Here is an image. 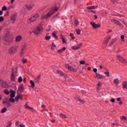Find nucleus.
<instances>
[{
  "label": "nucleus",
  "mask_w": 127,
  "mask_h": 127,
  "mask_svg": "<svg viewBox=\"0 0 127 127\" xmlns=\"http://www.w3.org/2000/svg\"><path fill=\"white\" fill-rule=\"evenodd\" d=\"M58 9H59V8L56 6L52 7L47 14L42 15L41 19H48V18L52 16V15H53L54 13L58 10Z\"/></svg>",
  "instance_id": "1"
},
{
  "label": "nucleus",
  "mask_w": 127,
  "mask_h": 127,
  "mask_svg": "<svg viewBox=\"0 0 127 127\" xmlns=\"http://www.w3.org/2000/svg\"><path fill=\"white\" fill-rule=\"evenodd\" d=\"M6 111H7V109H6V108H4L1 110V114H4Z\"/></svg>",
  "instance_id": "32"
},
{
  "label": "nucleus",
  "mask_w": 127,
  "mask_h": 127,
  "mask_svg": "<svg viewBox=\"0 0 127 127\" xmlns=\"http://www.w3.org/2000/svg\"><path fill=\"white\" fill-rule=\"evenodd\" d=\"M26 48V46L24 45L22 46L20 51L24 52V49Z\"/></svg>",
  "instance_id": "39"
},
{
  "label": "nucleus",
  "mask_w": 127,
  "mask_h": 127,
  "mask_svg": "<svg viewBox=\"0 0 127 127\" xmlns=\"http://www.w3.org/2000/svg\"><path fill=\"white\" fill-rule=\"evenodd\" d=\"M43 27L41 26H38L35 28L34 30L33 31V32L35 35H39V34H40L41 32L43 31Z\"/></svg>",
  "instance_id": "3"
},
{
  "label": "nucleus",
  "mask_w": 127,
  "mask_h": 127,
  "mask_svg": "<svg viewBox=\"0 0 127 127\" xmlns=\"http://www.w3.org/2000/svg\"><path fill=\"white\" fill-rule=\"evenodd\" d=\"M34 82L35 83H39V80L37 78H36L35 80H34Z\"/></svg>",
  "instance_id": "53"
},
{
  "label": "nucleus",
  "mask_w": 127,
  "mask_h": 127,
  "mask_svg": "<svg viewBox=\"0 0 127 127\" xmlns=\"http://www.w3.org/2000/svg\"><path fill=\"white\" fill-rule=\"evenodd\" d=\"M17 48H18L17 46H13L11 47L8 50V53L11 55L15 54V53L17 52Z\"/></svg>",
  "instance_id": "4"
},
{
  "label": "nucleus",
  "mask_w": 127,
  "mask_h": 127,
  "mask_svg": "<svg viewBox=\"0 0 127 127\" xmlns=\"http://www.w3.org/2000/svg\"><path fill=\"white\" fill-rule=\"evenodd\" d=\"M18 82L19 83H21L22 82V77L21 76H20L18 79Z\"/></svg>",
  "instance_id": "41"
},
{
  "label": "nucleus",
  "mask_w": 127,
  "mask_h": 127,
  "mask_svg": "<svg viewBox=\"0 0 127 127\" xmlns=\"http://www.w3.org/2000/svg\"><path fill=\"white\" fill-rule=\"evenodd\" d=\"M18 76V74L12 72L10 76V80L12 81V82H15L17 79Z\"/></svg>",
  "instance_id": "6"
},
{
  "label": "nucleus",
  "mask_w": 127,
  "mask_h": 127,
  "mask_svg": "<svg viewBox=\"0 0 127 127\" xmlns=\"http://www.w3.org/2000/svg\"><path fill=\"white\" fill-rule=\"evenodd\" d=\"M74 24L76 26H78V25H79V21H78L77 19H74Z\"/></svg>",
  "instance_id": "31"
},
{
  "label": "nucleus",
  "mask_w": 127,
  "mask_h": 127,
  "mask_svg": "<svg viewBox=\"0 0 127 127\" xmlns=\"http://www.w3.org/2000/svg\"><path fill=\"white\" fill-rule=\"evenodd\" d=\"M117 42V38H114L111 40V42L109 44V45H112L113 43Z\"/></svg>",
  "instance_id": "25"
},
{
  "label": "nucleus",
  "mask_w": 127,
  "mask_h": 127,
  "mask_svg": "<svg viewBox=\"0 0 127 127\" xmlns=\"http://www.w3.org/2000/svg\"><path fill=\"white\" fill-rule=\"evenodd\" d=\"M90 24L94 29H98L101 26V24H97L95 22H90Z\"/></svg>",
  "instance_id": "7"
},
{
  "label": "nucleus",
  "mask_w": 127,
  "mask_h": 127,
  "mask_svg": "<svg viewBox=\"0 0 127 127\" xmlns=\"http://www.w3.org/2000/svg\"><path fill=\"white\" fill-rule=\"evenodd\" d=\"M116 58L119 61H120V62H121V63H127V61H126V60L121 56H117Z\"/></svg>",
  "instance_id": "9"
},
{
  "label": "nucleus",
  "mask_w": 127,
  "mask_h": 127,
  "mask_svg": "<svg viewBox=\"0 0 127 127\" xmlns=\"http://www.w3.org/2000/svg\"><path fill=\"white\" fill-rule=\"evenodd\" d=\"M4 93L5 94V95H9V91H8V90L5 89V90L4 91Z\"/></svg>",
  "instance_id": "43"
},
{
  "label": "nucleus",
  "mask_w": 127,
  "mask_h": 127,
  "mask_svg": "<svg viewBox=\"0 0 127 127\" xmlns=\"http://www.w3.org/2000/svg\"><path fill=\"white\" fill-rule=\"evenodd\" d=\"M18 125H19V122H18V121L16 122V126H18Z\"/></svg>",
  "instance_id": "64"
},
{
  "label": "nucleus",
  "mask_w": 127,
  "mask_h": 127,
  "mask_svg": "<svg viewBox=\"0 0 127 127\" xmlns=\"http://www.w3.org/2000/svg\"><path fill=\"white\" fill-rule=\"evenodd\" d=\"M52 45L53 47H56V45H55L54 43H53Z\"/></svg>",
  "instance_id": "59"
},
{
  "label": "nucleus",
  "mask_w": 127,
  "mask_h": 127,
  "mask_svg": "<svg viewBox=\"0 0 127 127\" xmlns=\"http://www.w3.org/2000/svg\"><path fill=\"white\" fill-rule=\"evenodd\" d=\"M13 7H14L13 5H11L9 6V9H10V8H13Z\"/></svg>",
  "instance_id": "61"
},
{
  "label": "nucleus",
  "mask_w": 127,
  "mask_h": 127,
  "mask_svg": "<svg viewBox=\"0 0 127 127\" xmlns=\"http://www.w3.org/2000/svg\"><path fill=\"white\" fill-rule=\"evenodd\" d=\"M0 85L2 87V88H7L8 84L7 83L3 80H0Z\"/></svg>",
  "instance_id": "10"
},
{
  "label": "nucleus",
  "mask_w": 127,
  "mask_h": 127,
  "mask_svg": "<svg viewBox=\"0 0 127 127\" xmlns=\"http://www.w3.org/2000/svg\"><path fill=\"white\" fill-rule=\"evenodd\" d=\"M94 19H97L98 17L96 15H94Z\"/></svg>",
  "instance_id": "63"
},
{
  "label": "nucleus",
  "mask_w": 127,
  "mask_h": 127,
  "mask_svg": "<svg viewBox=\"0 0 127 127\" xmlns=\"http://www.w3.org/2000/svg\"><path fill=\"white\" fill-rule=\"evenodd\" d=\"M41 108H42V109H45V105H42Z\"/></svg>",
  "instance_id": "60"
},
{
  "label": "nucleus",
  "mask_w": 127,
  "mask_h": 127,
  "mask_svg": "<svg viewBox=\"0 0 127 127\" xmlns=\"http://www.w3.org/2000/svg\"><path fill=\"white\" fill-rule=\"evenodd\" d=\"M100 87H102V83H101V82L99 81L97 84V90H100Z\"/></svg>",
  "instance_id": "28"
},
{
  "label": "nucleus",
  "mask_w": 127,
  "mask_h": 127,
  "mask_svg": "<svg viewBox=\"0 0 127 127\" xmlns=\"http://www.w3.org/2000/svg\"><path fill=\"white\" fill-rule=\"evenodd\" d=\"M22 40V36L18 35L15 37V42L19 43Z\"/></svg>",
  "instance_id": "11"
},
{
  "label": "nucleus",
  "mask_w": 127,
  "mask_h": 127,
  "mask_svg": "<svg viewBox=\"0 0 127 127\" xmlns=\"http://www.w3.org/2000/svg\"><path fill=\"white\" fill-rule=\"evenodd\" d=\"M119 105H123V101L122 100L120 101Z\"/></svg>",
  "instance_id": "62"
},
{
  "label": "nucleus",
  "mask_w": 127,
  "mask_h": 127,
  "mask_svg": "<svg viewBox=\"0 0 127 127\" xmlns=\"http://www.w3.org/2000/svg\"><path fill=\"white\" fill-rule=\"evenodd\" d=\"M120 119L122 120V121H127V117L125 116H122V117L120 118Z\"/></svg>",
  "instance_id": "38"
},
{
  "label": "nucleus",
  "mask_w": 127,
  "mask_h": 127,
  "mask_svg": "<svg viewBox=\"0 0 127 127\" xmlns=\"http://www.w3.org/2000/svg\"><path fill=\"white\" fill-rule=\"evenodd\" d=\"M2 13H3L2 10H0V15H2Z\"/></svg>",
  "instance_id": "58"
},
{
  "label": "nucleus",
  "mask_w": 127,
  "mask_h": 127,
  "mask_svg": "<svg viewBox=\"0 0 127 127\" xmlns=\"http://www.w3.org/2000/svg\"><path fill=\"white\" fill-rule=\"evenodd\" d=\"M49 28L47 29V31H50L51 30V26H49Z\"/></svg>",
  "instance_id": "56"
},
{
  "label": "nucleus",
  "mask_w": 127,
  "mask_h": 127,
  "mask_svg": "<svg viewBox=\"0 0 127 127\" xmlns=\"http://www.w3.org/2000/svg\"><path fill=\"white\" fill-rule=\"evenodd\" d=\"M76 32L77 35H80V34H81V30L80 29L76 30Z\"/></svg>",
  "instance_id": "40"
},
{
  "label": "nucleus",
  "mask_w": 127,
  "mask_h": 127,
  "mask_svg": "<svg viewBox=\"0 0 127 127\" xmlns=\"http://www.w3.org/2000/svg\"><path fill=\"white\" fill-rule=\"evenodd\" d=\"M4 44L6 45H9L11 43L12 39L11 38V36H10V33L9 32L7 31L6 32L4 36Z\"/></svg>",
  "instance_id": "2"
},
{
  "label": "nucleus",
  "mask_w": 127,
  "mask_h": 127,
  "mask_svg": "<svg viewBox=\"0 0 127 127\" xmlns=\"http://www.w3.org/2000/svg\"><path fill=\"white\" fill-rule=\"evenodd\" d=\"M25 108H27V109H30L31 110H32V111H33V108L28 106V105L27 104H25Z\"/></svg>",
  "instance_id": "42"
},
{
  "label": "nucleus",
  "mask_w": 127,
  "mask_h": 127,
  "mask_svg": "<svg viewBox=\"0 0 127 127\" xmlns=\"http://www.w3.org/2000/svg\"><path fill=\"white\" fill-rule=\"evenodd\" d=\"M77 104L79 105H83V104H85V101L82 100L80 99H78L77 101Z\"/></svg>",
  "instance_id": "20"
},
{
  "label": "nucleus",
  "mask_w": 127,
  "mask_h": 127,
  "mask_svg": "<svg viewBox=\"0 0 127 127\" xmlns=\"http://www.w3.org/2000/svg\"><path fill=\"white\" fill-rule=\"evenodd\" d=\"M57 73L58 74H59L61 76H64V73H63V72L61 70H58Z\"/></svg>",
  "instance_id": "34"
},
{
  "label": "nucleus",
  "mask_w": 127,
  "mask_h": 127,
  "mask_svg": "<svg viewBox=\"0 0 127 127\" xmlns=\"http://www.w3.org/2000/svg\"><path fill=\"white\" fill-rule=\"evenodd\" d=\"M9 102H11V103H14L15 102V99H13V97H11L9 99Z\"/></svg>",
  "instance_id": "35"
},
{
  "label": "nucleus",
  "mask_w": 127,
  "mask_h": 127,
  "mask_svg": "<svg viewBox=\"0 0 127 127\" xmlns=\"http://www.w3.org/2000/svg\"><path fill=\"white\" fill-rule=\"evenodd\" d=\"M121 38L122 39V41H123V42H125V41H126V40H125V35H122L121 36Z\"/></svg>",
  "instance_id": "36"
},
{
  "label": "nucleus",
  "mask_w": 127,
  "mask_h": 127,
  "mask_svg": "<svg viewBox=\"0 0 127 127\" xmlns=\"http://www.w3.org/2000/svg\"><path fill=\"white\" fill-rule=\"evenodd\" d=\"M11 19L12 20V23H14V22L16 20V14H13L12 15V16L11 17Z\"/></svg>",
  "instance_id": "18"
},
{
  "label": "nucleus",
  "mask_w": 127,
  "mask_h": 127,
  "mask_svg": "<svg viewBox=\"0 0 127 127\" xmlns=\"http://www.w3.org/2000/svg\"><path fill=\"white\" fill-rule=\"evenodd\" d=\"M112 39V36H108L107 37V38L106 39V41H105L103 43V44H104V45H105V46H107V45H108V42H109V41Z\"/></svg>",
  "instance_id": "12"
},
{
  "label": "nucleus",
  "mask_w": 127,
  "mask_h": 127,
  "mask_svg": "<svg viewBox=\"0 0 127 127\" xmlns=\"http://www.w3.org/2000/svg\"><path fill=\"white\" fill-rule=\"evenodd\" d=\"M10 96L11 98H14V97H15V91H11V93L10 94Z\"/></svg>",
  "instance_id": "23"
},
{
  "label": "nucleus",
  "mask_w": 127,
  "mask_h": 127,
  "mask_svg": "<svg viewBox=\"0 0 127 127\" xmlns=\"http://www.w3.org/2000/svg\"><path fill=\"white\" fill-rule=\"evenodd\" d=\"M97 71H98V69H97V68H95L93 69V72H94V73H97Z\"/></svg>",
  "instance_id": "54"
},
{
  "label": "nucleus",
  "mask_w": 127,
  "mask_h": 127,
  "mask_svg": "<svg viewBox=\"0 0 127 127\" xmlns=\"http://www.w3.org/2000/svg\"><path fill=\"white\" fill-rule=\"evenodd\" d=\"M117 101H118V102L119 101H121V97H119V98H118L117 99Z\"/></svg>",
  "instance_id": "57"
},
{
  "label": "nucleus",
  "mask_w": 127,
  "mask_h": 127,
  "mask_svg": "<svg viewBox=\"0 0 127 127\" xmlns=\"http://www.w3.org/2000/svg\"><path fill=\"white\" fill-rule=\"evenodd\" d=\"M122 88L123 90H127V81H124L122 82Z\"/></svg>",
  "instance_id": "14"
},
{
  "label": "nucleus",
  "mask_w": 127,
  "mask_h": 127,
  "mask_svg": "<svg viewBox=\"0 0 127 127\" xmlns=\"http://www.w3.org/2000/svg\"><path fill=\"white\" fill-rule=\"evenodd\" d=\"M23 55H24V52L20 51V56H21V57H22V56H23Z\"/></svg>",
  "instance_id": "45"
},
{
  "label": "nucleus",
  "mask_w": 127,
  "mask_h": 127,
  "mask_svg": "<svg viewBox=\"0 0 127 127\" xmlns=\"http://www.w3.org/2000/svg\"><path fill=\"white\" fill-rule=\"evenodd\" d=\"M112 30L111 29H109L107 31V32H106V33H110V32H112Z\"/></svg>",
  "instance_id": "55"
},
{
  "label": "nucleus",
  "mask_w": 127,
  "mask_h": 127,
  "mask_svg": "<svg viewBox=\"0 0 127 127\" xmlns=\"http://www.w3.org/2000/svg\"><path fill=\"white\" fill-rule=\"evenodd\" d=\"M7 9V7H6V6H4L2 8V11H5Z\"/></svg>",
  "instance_id": "46"
},
{
  "label": "nucleus",
  "mask_w": 127,
  "mask_h": 127,
  "mask_svg": "<svg viewBox=\"0 0 127 127\" xmlns=\"http://www.w3.org/2000/svg\"><path fill=\"white\" fill-rule=\"evenodd\" d=\"M15 100L16 102H18V100H23V96L21 95H18L15 97Z\"/></svg>",
  "instance_id": "16"
},
{
  "label": "nucleus",
  "mask_w": 127,
  "mask_h": 127,
  "mask_svg": "<svg viewBox=\"0 0 127 127\" xmlns=\"http://www.w3.org/2000/svg\"><path fill=\"white\" fill-rule=\"evenodd\" d=\"M57 34V32H53L52 33V36L53 37H54V38H55L56 39H58V36L56 35Z\"/></svg>",
  "instance_id": "24"
},
{
  "label": "nucleus",
  "mask_w": 127,
  "mask_h": 127,
  "mask_svg": "<svg viewBox=\"0 0 127 127\" xmlns=\"http://www.w3.org/2000/svg\"><path fill=\"white\" fill-rule=\"evenodd\" d=\"M68 69L69 71H73V72H77L78 69L72 66H68Z\"/></svg>",
  "instance_id": "15"
},
{
  "label": "nucleus",
  "mask_w": 127,
  "mask_h": 127,
  "mask_svg": "<svg viewBox=\"0 0 127 127\" xmlns=\"http://www.w3.org/2000/svg\"><path fill=\"white\" fill-rule=\"evenodd\" d=\"M61 39H62V40H63V42L64 43H66V40H65V39H64V38L63 37H62V38H61Z\"/></svg>",
  "instance_id": "52"
},
{
  "label": "nucleus",
  "mask_w": 127,
  "mask_h": 127,
  "mask_svg": "<svg viewBox=\"0 0 127 127\" xmlns=\"http://www.w3.org/2000/svg\"><path fill=\"white\" fill-rule=\"evenodd\" d=\"M26 8H27V9H32V5L31 4L25 5L23 9H25Z\"/></svg>",
  "instance_id": "19"
},
{
  "label": "nucleus",
  "mask_w": 127,
  "mask_h": 127,
  "mask_svg": "<svg viewBox=\"0 0 127 127\" xmlns=\"http://www.w3.org/2000/svg\"><path fill=\"white\" fill-rule=\"evenodd\" d=\"M39 17V14H36L28 19V22H34Z\"/></svg>",
  "instance_id": "5"
},
{
  "label": "nucleus",
  "mask_w": 127,
  "mask_h": 127,
  "mask_svg": "<svg viewBox=\"0 0 127 127\" xmlns=\"http://www.w3.org/2000/svg\"><path fill=\"white\" fill-rule=\"evenodd\" d=\"M98 7V5L95 6H90L87 7V9H96Z\"/></svg>",
  "instance_id": "22"
},
{
  "label": "nucleus",
  "mask_w": 127,
  "mask_h": 127,
  "mask_svg": "<svg viewBox=\"0 0 127 127\" xmlns=\"http://www.w3.org/2000/svg\"><path fill=\"white\" fill-rule=\"evenodd\" d=\"M70 36L71 37L72 39H75V37H74V35L73 34L70 33Z\"/></svg>",
  "instance_id": "49"
},
{
  "label": "nucleus",
  "mask_w": 127,
  "mask_h": 127,
  "mask_svg": "<svg viewBox=\"0 0 127 127\" xmlns=\"http://www.w3.org/2000/svg\"><path fill=\"white\" fill-rule=\"evenodd\" d=\"M60 118H61V119H67V117H66V115L63 114H61L60 115Z\"/></svg>",
  "instance_id": "27"
},
{
  "label": "nucleus",
  "mask_w": 127,
  "mask_h": 127,
  "mask_svg": "<svg viewBox=\"0 0 127 127\" xmlns=\"http://www.w3.org/2000/svg\"><path fill=\"white\" fill-rule=\"evenodd\" d=\"M3 103L4 105H6L8 107H9L11 106L10 103L8 101H5V102H3Z\"/></svg>",
  "instance_id": "29"
},
{
  "label": "nucleus",
  "mask_w": 127,
  "mask_h": 127,
  "mask_svg": "<svg viewBox=\"0 0 127 127\" xmlns=\"http://www.w3.org/2000/svg\"><path fill=\"white\" fill-rule=\"evenodd\" d=\"M113 83L115 85H119L120 84V80H119V78H115L113 81Z\"/></svg>",
  "instance_id": "21"
},
{
  "label": "nucleus",
  "mask_w": 127,
  "mask_h": 127,
  "mask_svg": "<svg viewBox=\"0 0 127 127\" xmlns=\"http://www.w3.org/2000/svg\"><path fill=\"white\" fill-rule=\"evenodd\" d=\"M79 63L81 65H85V64H86L84 61H81Z\"/></svg>",
  "instance_id": "48"
},
{
  "label": "nucleus",
  "mask_w": 127,
  "mask_h": 127,
  "mask_svg": "<svg viewBox=\"0 0 127 127\" xmlns=\"http://www.w3.org/2000/svg\"><path fill=\"white\" fill-rule=\"evenodd\" d=\"M22 62H23V63L24 64H25V63H26V62H27V60L26 59H23L22 60Z\"/></svg>",
  "instance_id": "44"
},
{
  "label": "nucleus",
  "mask_w": 127,
  "mask_h": 127,
  "mask_svg": "<svg viewBox=\"0 0 127 127\" xmlns=\"http://www.w3.org/2000/svg\"><path fill=\"white\" fill-rule=\"evenodd\" d=\"M19 90H20V91L21 92V93H22V92L24 91V88L23 87V86H21L19 87Z\"/></svg>",
  "instance_id": "30"
},
{
  "label": "nucleus",
  "mask_w": 127,
  "mask_h": 127,
  "mask_svg": "<svg viewBox=\"0 0 127 127\" xmlns=\"http://www.w3.org/2000/svg\"><path fill=\"white\" fill-rule=\"evenodd\" d=\"M82 45H83V44L82 43L77 44V45L73 46L72 47V49H73V50H78V49H80V48L82 47Z\"/></svg>",
  "instance_id": "8"
},
{
  "label": "nucleus",
  "mask_w": 127,
  "mask_h": 127,
  "mask_svg": "<svg viewBox=\"0 0 127 127\" xmlns=\"http://www.w3.org/2000/svg\"><path fill=\"white\" fill-rule=\"evenodd\" d=\"M88 12H92V13H96V12L94 11L93 10L89 9Z\"/></svg>",
  "instance_id": "50"
},
{
  "label": "nucleus",
  "mask_w": 127,
  "mask_h": 127,
  "mask_svg": "<svg viewBox=\"0 0 127 127\" xmlns=\"http://www.w3.org/2000/svg\"><path fill=\"white\" fill-rule=\"evenodd\" d=\"M95 74L96 76V78L97 79H98V80L104 79V78H105V76L103 75V74H101L100 73H96Z\"/></svg>",
  "instance_id": "13"
},
{
  "label": "nucleus",
  "mask_w": 127,
  "mask_h": 127,
  "mask_svg": "<svg viewBox=\"0 0 127 127\" xmlns=\"http://www.w3.org/2000/svg\"><path fill=\"white\" fill-rule=\"evenodd\" d=\"M30 83L31 84V86L33 89H34V87H35V83L33 81V80H30Z\"/></svg>",
  "instance_id": "26"
},
{
  "label": "nucleus",
  "mask_w": 127,
  "mask_h": 127,
  "mask_svg": "<svg viewBox=\"0 0 127 127\" xmlns=\"http://www.w3.org/2000/svg\"><path fill=\"white\" fill-rule=\"evenodd\" d=\"M110 102H111V103H115L116 102V100L114 98H112L110 100Z\"/></svg>",
  "instance_id": "51"
},
{
  "label": "nucleus",
  "mask_w": 127,
  "mask_h": 127,
  "mask_svg": "<svg viewBox=\"0 0 127 127\" xmlns=\"http://www.w3.org/2000/svg\"><path fill=\"white\" fill-rule=\"evenodd\" d=\"M107 72H105L104 74L106 75L107 77H110V71L109 70H107Z\"/></svg>",
  "instance_id": "33"
},
{
  "label": "nucleus",
  "mask_w": 127,
  "mask_h": 127,
  "mask_svg": "<svg viewBox=\"0 0 127 127\" xmlns=\"http://www.w3.org/2000/svg\"><path fill=\"white\" fill-rule=\"evenodd\" d=\"M4 20V18L2 16L0 17V22H2Z\"/></svg>",
  "instance_id": "47"
},
{
  "label": "nucleus",
  "mask_w": 127,
  "mask_h": 127,
  "mask_svg": "<svg viewBox=\"0 0 127 127\" xmlns=\"http://www.w3.org/2000/svg\"><path fill=\"white\" fill-rule=\"evenodd\" d=\"M66 50L65 47H63L61 49L58 50L57 51V53L58 54H62L63 52L64 51H65Z\"/></svg>",
  "instance_id": "17"
},
{
  "label": "nucleus",
  "mask_w": 127,
  "mask_h": 127,
  "mask_svg": "<svg viewBox=\"0 0 127 127\" xmlns=\"http://www.w3.org/2000/svg\"><path fill=\"white\" fill-rule=\"evenodd\" d=\"M50 38H51V36H48V35H47V36L45 38L46 40H50Z\"/></svg>",
  "instance_id": "37"
}]
</instances>
